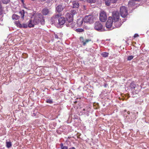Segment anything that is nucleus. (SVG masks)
<instances>
[{"mask_svg":"<svg viewBox=\"0 0 149 149\" xmlns=\"http://www.w3.org/2000/svg\"><path fill=\"white\" fill-rule=\"evenodd\" d=\"M47 102L49 103H52V101L51 100H47Z\"/></svg>","mask_w":149,"mask_h":149,"instance_id":"obj_29","label":"nucleus"},{"mask_svg":"<svg viewBox=\"0 0 149 149\" xmlns=\"http://www.w3.org/2000/svg\"><path fill=\"white\" fill-rule=\"evenodd\" d=\"M83 22V19H79L78 20H77V23L79 26H81L82 25Z\"/></svg>","mask_w":149,"mask_h":149,"instance_id":"obj_14","label":"nucleus"},{"mask_svg":"<svg viewBox=\"0 0 149 149\" xmlns=\"http://www.w3.org/2000/svg\"><path fill=\"white\" fill-rule=\"evenodd\" d=\"M73 8H77L79 6V3L76 1H73L72 2Z\"/></svg>","mask_w":149,"mask_h":149,"instance_id":"obj_13","label":"nucleus"},{"mask_svg":"<svg viewBox=\"0 0 149 149\" xmlns=\"http://www.w3.org/2000/svg\"><path fill=\"white\" fill-rule=\"evenodd\" d=\"M64 1H67L68 0H64Z\"/></svg>","mask_w":149,"mask_h":149,"instance_id":"obj_37","label":"nucleus"},{"mask_svg":"<svg viewBox=\"0 0 149 149\" xmlns=\"http://www.w3.org/2000/svg\"><path fill=\"white\" fill-rule=\"evenodd\" d=\"M13 19L14 20H17L19 19V16L16 14H13L12 16Z\"/></svg>","mask_w":149,"mask_h":149,"instance_id":"obj_16","label":"nucleus"},{"mask_svg":"<svg viewBox=\"0 0 149 149\" xmlns=\"http://www.w3.org/2000/svg\"><path fill=\"white\" fill-rule=\"evenodd\" d=\"M120 12L121 16L123 17H125L128 14L127 8L124 6H122L120 8Z\"/></svg>","mask_w":149,"mask_h":149,"instance_id":"obj_3","label":"nucleus"},{"mask_svg":"<svg viewBox=\"0 0 149 149\" xmlns=\"http://www.w3.org/2000/svg\"><path fill=\"white\" fill-rule=\"evenodd\" d=\"M91 41V40L89 39H86V40L85 41H82V42H83L84 45H85L87 43H88L89 41Z\"/></svg>","mask_w":149,"mask_h":149,"instance_id":"obj_23","label":"nucleus"},{"mask_svg":"<svg viewBox=\"0 0 149 149\" xmlns=\"http://www.w3.org/2000/svg\"><path fill=\"white\" fill-rule=\"evenodd\" d=\"M119 14L118 12H114L113 13V21L120 20Z\"/></svg>","mask_w":149,"mask_h":149,"instance_id":"obj_8","label":"nucleus"},{"mask_svg":"<svg viewBox=\"0 0 149 149\" xmlns=\"http://www.w3.org/2000/svg\"><path fill=\"white\" fill-rule=\"evenodd\" d=\"M51 20L52 24L57 23L61 25L64 24L65 21L64 17H61L60 14L53 16L51 19Z\"/></svg>","mask_w":149,"mask_h":149,"instance_id":"obj_2","label":"nucleus"},{"mask_svg":"<svg viewBox=\"0 0 149 149\" xmlns=\"http://www.w3.org/2000/svg\"><path fill=\"white\" fill-rule=\"evenodd\" d=\"M80 39H83V38L82 37H81V38H80Z\"/></svg>","mask_w":149,"mask_h":149,"instance_id":"obj_36","label":"nucleus"},{"mask_svg":"<svg viewBox=\"0 0 149 149\" xmlns=\"http://www.w3.org/2000/svg\"><path fill=\"white\" fill-rule=\"evenodd\" d=\"M109 53L106 52H103L101 54V55L104 57H107Z\"/></svg>","mask_w":149,"mask_h":149,"instance_id":"obj_19","label":"nucleus"},{"mask_svg":"<svg viewBox=\"0 0 149 149\" xmlns=\"http://www.w3.org/2000/svg\"><path fill=\"white\" fill-rule=\"evenodd\" d=\"M84 30L82 29H78L76 30V31L78 32H81L83 31Z\"/></svg>","mask_w":149,"mask_h":149,"instance_id":"obj_25","label":"nucleus"},{"mask_svg":"<svg viewBox=\"0 0 149 149\" xmlns=\"http://www.w3.org/2000/svg\"><path fill=\"white\" fill-rule=\"evenodd\" d=\"M66 19L67 21L69 23H70L73 21V16L68 14L67 15Z\"/></svg>","mask_w":149,"mask_h":149,"instance_id":"obj_11","label":"nucleus"},{"mask_svg":"<svg viewBox=\"0 0 149 149\" xmlns=\"http://www.w3.org/2000/svg\"><path fill=\"white\" fill-rule=\"evenodd\" d=\"M107 15L105 12L102 10L100 14V20L102 22L106 21L107 19Z\"/></svg>","mask_w":149,"mask_h":149,"instance_id":"obj_5","label":"nucleus"},{"mask_svg":"<svg viewBox=\"0 0 149 149\" xmlns=\"http://www.w3.org/2000/svg\"><path fill=\"white\" fill-rule=\"evenodd\" d=\"M77 14V12L75 10H72L71 11V14L72 16L73 15H75Z\"/></svg>","mask_w":149,"mask_h":149,"instance_id":"obj_20","label":"nucleus"},{"mask_svg":"<svg viewBox=\"0 0 149 149\" xmlns=\"http://www.w3.org/2000/svg\"><path fill=\"white\" fill-rule=\"evenodd\" d=\"M113 24L115 26V27L113 26V27L118 28L120 27L122 24V22L120 20L113 21Z\"/></svg>","mask_w":149,"mask_h":149,"instance_id":"obj_10","label":"nucleus"},{"mask_svg":"<svg viewBox=\"0 0 149 149\" xmlns=\"http://www.w3.org/2000/svg\"><path fill=\"white\" fill-rule=\"evenodd\" d=\"M54 36H55V38H58V36L57 35L55 34Z\"/></svg>","mask_w":149,"mask_h":149,"instance_id":"obj_32","label":"nucleus"},{"mask_svg":"<svg viewBox=\"0 0 149 149\" xmlns=\"http://www.w3.org/2000/svg\"><path fill=\"white\" fill-rule=\"evenodd\" d=\"M21 0L22 1V3H24V0Z\"/></svg>","mask_w":149,"mask_h":149,"instance_id":"obj_34","label":"nucleus"},{"mask_svg":"<svg viewBox=\"0 0 149 149\" xmlns=\"http://www.w3.org/2000/svg\"><path fill=\"white\" fill-rule=\"evenodd\" d=\"M94 18L93 15H88L85 17L83 19L84 22L85 23H93V22Z\"/></svg>","mask_w":149,"mask_h":149,"instance_id":"obj_4","label":"nucleus"},{"mask_svg":"<svg viewBox=\"0 0 149 149\" xmlns=\"http://www.w3.org/2000/svg\"><path fill=\"white\" fill-rule=\"evenodd\" d=\"M61 145H62V146H61V149H68V147L66 146H63V144H61ZM69 149H76L74 147H72L71 148H70Z\"/></svg>","mask_w":149,"mask_h":149,"instance_id":"obj_17","label":"nucleus"},{"mask_svg":"<svg viewBox=\"0 0 149 149\" xmlns=\"http://www.w3.org/2000/svg\"><path fill=\"white\" fill-rule=\"evenodd\" d=\"M65 7V5L63 4H62L58 6L56 8V10L58 12L60 13L63 10Z\"/></svg>","mask_w":149,"mask_h":149,"instance_id":"obj_9","label":"nucleus"},{"mask_svg":"<svg viewBox=\"0 0 149 149\" xmlns=\"http://www.w3.org/2000/svg\"><path fill=\"white\" fill-rule=\"evenodd\" d=\"M42 13L44 15H48L50 14V12L47 8H44L42 10Z\"/></svg>","mask_w":149,"mask_h":149,"instance_id":"obj_12","label":"nucleus"},{"mask_svg":"<svg viewBox=\"0 0 149 149\" xmlns=\"http://www.w3.org/2000/svg\"><path fill=\"white\" fill-rule=\"evenodd\" d=\"M23 6L25 8H27L25 7V5L24 4V3H23Z\"/></svg>","mask_w":149,"mask_h":149,"instance_id":"obj_33","label":"nucleus"},{"mask_svg":"<svg viewBox=\"0 0 149 149\" xmlns=\"http://www.w3.org/2000/svg\"><path fill=\"white\" fill-rule=\"evenodd\" d=\"M113 21L112 18L111 17H109L106 24V27L107 28H110L113 24Z\"/></svg>","mask_w":149,"mask_h":149,"instance_id":"obj_7","label":"nucleus"},{"mask_svg":"<svg viewBox=\"0 0 149 149\" xmlns=\"http://www.w3.org/2000/svg\"><path fill=\"white\" fill-rule=\"evenodd\" d=\"M105 1V4L107 6H109L110 5V3H112L110 0H108Z\"/></svg>","mask_w":149,"mask_h":149,"instance_id":"obj_21","label":"nucleus"},{"mask_svg":"<svg viewBox=\"0 0 149 149\" xmlns=\"http://www.w3.org/2000/svg\"><path fill=\"white\" fill-rule=\"evenodd\" d=\"M139 36V35L138 34H135L134 35V38H136V37H137Z\"/></svg>","mask_w":149,"mask_h":149,"instance_id":"obj_31","label":"nucleus"},{"mask_svg":"<svg viewBox=\"0 0 149 149\" xmlns=\"http://www.w3.org/2000/svg\"><path fill=\"white\" fill-rule=\"evenodd\" d=\"M24 11L23 10H22L19 12V14L21 17V18L22 19L24 18Z\"/></svg>","mask_w":149,"mask_h":149,"instance_id":"obj_15","label":"nucleus"},{"mask_svg":"<svg viewBox=\"0 0 149 149\" xmlns=\"http://www.w3.org/2000/svg\"><path fill=\"white\" fill-rule=\"evenodd\" d=\"M134 58V56H128L127 58V60L130 61L132 59Z\"/></svg>","mask_w":149,"mask_h":149,"instance_id":"obj_28","label":"nucleus"},{"mask_svg":"<svg viewBox=\"0 0 149 149\" xmlns=\"http://www.w3.org/2000/svg\"><path fill=\"white\" fill-rule=\"evenodd\" d=\"M10 0H2V2L4 4H7L10 2Z\"/></svg>","mask_w":149,"mask_h":149,"instance_id":"obj_24","label":"nucleus"},{"mask_svg":"<svg viewBox=\"0 0 149 149\" xmlns=\"http://www.w3.org/2000/svg\"><path fill=\"white\" fill-rule=\"evenodd\" d=\"M130 86L132 88H134L135 87V85L133 82H132L131 83Z\"/></svg>","mask_w":149,"mask_h":149,"instance_id":"obj_27","label":"nucleus"},{"mask_svg":"<svg viewBox=\"0 0 149 149\" xmlns=\"http://www.w3.org/2000/svg\"><path fill=\"white\" fill-rule=\"evenodd\" d=\"M87 1L91 3H93L95 2V0H86Z\"/></svg>","mask_w":149,"mask_h":149,"instance_id":"obj_26","label":"nucleus"},{"mask_svg":"<svg viewBox=\"0 0 149 149\" xmlns=\"http://www.w3.org/2000/svg\"><path fill=\"white\" fill-rule=\"evenodd\" d=\"M127 113L128 114H130V112L129 111H128L127 112Z\"/></svg>","mask_w":149,"mask_h":149,"instance_id":"obj_35","label":"nucleus"},{"mask_svg":"<svg viewBox=\"0 0 149 149\" xmlns=\"http://www.w3.org/2000/svg\"><path fill=\"white\" fill-rule=\"evenodd\" d=\"M104 1H106V0H104Z\"/></svg>","mask_w":149,"mask_h":149,"instance_id":"obj_38","label":"nucleus"},{"mask_svg":"<svg viewBox=\"0 0 149 149\" xmlns=\"http://www.w3.org/2000/svg\"><path fill=\"white\" fill-rule=\"evenodd\" d=\"M134 1H130L128 3V5L129 6H133L134 4Z\"/></svg>","mask_w":149,"mask_h":149,"instance_id":"obj_22","label":"nucleus"},{"mask_svg":"<svg viewBox=\"0 0 149 149\" xmlns=\"http://www.w3.org/2000/svg\"><path fill=\"white\" fill-rule=\"evenodd\" d=\"M112 3H116L117 0H110Z\"/></svg>","mask_w":149,"mask_h":149,"instance_id":"obj_30","label":"nucleus"},{"mask_svg":"<svg viewBox=\"0 0 149 149\" xmlns=\"http://www.w3.org/2000/svg\"><path fill=\"white\" fill-rule=\"evenodd\" d=\"M6 146L8 148H10L12 146L11 143L10 142L7 141L6 142Z\"/></svg>","mask_w":149,"mask_h":149,"instance_id":"obj_18","label":"nucleus"},{"mask_svg":"<svg viewBox=\"0 0 149 149\" xmlns=\"http://www.w3.org/2000/svg\"><path fill=\"white\" fill-rule=\"evenodd\" d=\"M40 22L42 24H44V19L42 15L40 14H36L34 15V17L30 20L28 25L26 24H21L19 21H16V25L19 28H26L28 26L29 27H33L35 25L38 24Z\"/></svg>","mask_w":149,"mask_h":149,"instance_id":"obj_1","label":"nucleus"},{"mask_svg":"<svg viewBox=\"0 0 149 149\" xmlns=\"http://www.w3.org/2000/svg\"><path fill=\"white\" fill-rule=\"evenodd\" d=\"M94 29L95 30L99 31H103L102 25L99 22H96L95 23Z\"/></svg>","mask_w":149,"mask_h":149,"instance_id":"obj_6","label":"nucleus"}]
</instances>
